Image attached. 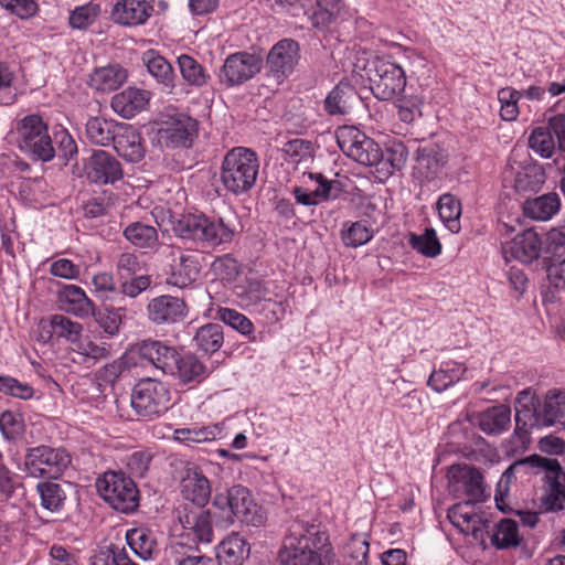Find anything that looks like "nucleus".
I'll use <instances>...</instances> for the list:
<instances>
[{"label":"nucleus","instance_id":"nucleus-50","mask_svg":"<svg viewBox=\"0 0 565 565\" xmlns=\"http://www.w3.org/2000/svg\"><path fill=\"white\" fill-rule=\"evenodd\" d=\"M527 143L536 154L544 159L552 158L557 150V145L547 124L546 127L534 128L530 134Z\"/></svg>","mask_w":565,"mask_h":565},{"label":"nucleus","instance_id":"nucleus-59","mask_svg":"<svg viewBox=\"0 0 565 565\" xmlns=\"http://www.w3.org/2000/svg\"><path fill=\"white\" fill-rule=\"evenodd\" d=\"M521 93L512 87H504L498 92V99L500 102V116L503 120H515L519 115L518 102Z\"/></svg>","mask_w":565,"mask_h":565},{"label":"nucleus","instance_id":"nucleus-28","mask_svg":"<svg viewBox=\"0 0 565 565\" xmlns=\"http://www.w3.org/2000/svg\"><path fill=\"white\" fill-rule=\"evenodd\" d=\"M128 78L127 70L121 65L114 63L106 66L96 67L89 75L88 85L90 88L110 93L118 89Z\"/></svg>","mask_w":565,"mask_h":565},{"label":"nucleus","instance_id":"nucleus-48","mask_svg":"<svg viewBox=\"0 0 565 565\" xmlns=\"http://www.w3.org/2000/svg\"><path fill=\"white\" fill-rule=\"evenodd\" d=\"M83 331L81 323L71 320L68 317L63 315H54L50 319V330L47 339H52L55 335L58 339H65L68 342H77Z\"/></svg>","mask_w":565,"mask_h":565},{"label":"nucleus","instance_id":"nucleus-33","mask_svg":"<svg viewBox=\"0 0 565 565\" xmlns=\"http://www.w3.org/2000/svg\"><path fill=\"white\" fill-rule=\"evenodd\" d=\"M546 285L542 287L543 303L561 301L562 294L565 292V257L546 265Z\"/></svg>","mask_w":565,"mask_h":565},{"label":"nucleus","instance_id":"nucleus-54","mask_svg":"<svg viewBox=\"0 0 565 565\" xmlns=\"http://www.w3.org/2000/svg\"><path fill=\"white\" fill-rule=\"evenodd\" d=\"M126 540L131 551L142 559H149L156 548V542L146 529H131L126 533Z\"/></svg>","mask_w":565,"mask_h":565},{"label":"nucleus","instance_id":"nucleus-45","mask_svg":"<svg viewBox=\"0 0 565 565\" xmlns=\"http://www.w3.org/2000/svg\"><path fill=\"white\" fill-rule=\"evenodd\" d=\"M41 507L50 512H60L66 501L64 486L54 481H41L36 484Z\"/></svg>","mask_w":565,"mask_h":565},{"label":"nucleus","instance_id":"nucleus-42","mask_svg":"<svg viewBox=\"0 0 565 565\" xmlns=\"http://www.w3.org/2000/svg\"><path fill=\"white\" fill-rule=\"evenodd\" d=\"M545 171L537 162L521 167L515 174L514 188L518 192H536L545 183Z\"/></svg>","mask_w":565,"mask_h":565},{"label":"nucleus","instance_id":"nucleus-5","mask_svg":"<svg viewBox=\"0 0 565 565\" xmlns=\"http://www.w3.org/2000/svg\"><path fill=\"white\" fill-rule=\"evenodd\" d=\"M172 232L183 241L215 247L232 242L235 230L222 217L185 214L172 222Z\"/></svg>","mask_w":565,"mask_h":565},{"label":"nucleus","instance_id":"nucleus-38","mask_svg":"<svg viewBox=\"0 0 565 565\" xmlns=\"http://www.w3.org/2000/svg\"><path fill=\"white\" fill-rule=\"evenodd\" d=\"M125 238L136 248L158 250L159 235L154 226L141 222H132L124 230Z\"/></svg>","mask_w":565,"mask_h":565},{"label":"nucleus","instance_id":"nucleus-14","mask_svg":"<svg viewBox=\"0 0 565 565\" xmlns=\"http://www.w3.org/2000/svg\"><path fill=\"white\" fill-rule=\"evenodd\" d=\"M260 68L259 56L247 52H236L226 57L220 72V81L227 87L241 85L253 78Z\"/></svg>","mask_w":565,"mask_h":565},{"label":"nucleus","instance_id":"nucleus-57","mask_svg":"<svg viewBox=\"0 0 565 565\" xmlns=\"http://www.w3.org/2000/svg\"><path fill=\"white\" fill-rule=\"evenodd\" d=\"M90 565H138L124 547L109 545L102 548L90 558Z\"/></svg>","mask_w":565,"mask_h":565},{"label":"nucleus","instance_id":"nucleus-18","mask_svg":"<svg viewBox=\"0 0 565 565\" xmlns=\"http://www.w3.org/2000/svg\"><path fill=\"white\" fill-rule=\"evenodd\" d=\"M178 519L189 536L196 543L210 544L213 541V519L210 510L183 507L178 511Z\"/></svg>","mask_w":565,"mask_h":565},{"label":"nucleus","instance_id":"nucleus-37","mask_svg":"<svg viewBox=\"0 0 565 565\" xmlns=\"http://www.w3.org/2000/svg\"><path fill=\"white\" fill-rule=\"evenodd\" d=\"M249 554V546L237 533H233L222 541L217 547L216 558L218 565H242Z\"/></svg>","mask_w":565,"mask_h":565},{"label":"nucleus","instance_id":"nucleus-52","mask_svg":"<svg viewBox=\"0 0 565 565\" xmlns=\"http://www.w3.org/2000/svg\"><path fill=\"white\" fill-rule=\"evenodd\" d=\"M182 78L191 86L202 87L207 84L210 75L192 56L182 54L177 60Z\"/></svg>","mask_w":565,"mask_h":565},{"label":"nucleus","instance_id":"nucleus-15","mask_svg":"<svg viewBox=\"0 0 565 565\" xmlns=\"http://www.w3.org/2000/svg\"><path fill=\"white\" fill-rule=\"evenodd\" d=\"M539 469L545 472V493L542 497V505L545 511H561L565 508V487L562 479L565 480V473L557 459L542 457Z\"/></svg>","mask_w":565,"mask_h":565},{"label":"nucleus","instance_id":"nucleus-27","mask_svg":"<svg viewBox=\"0 0 565 565\" xmlns=\"http://www.w3.org/2000/svg\"><path fill=\"white\" fill-rule=\"evenodd\" d=\"M150 100V93L136 87H128L111 98L113 110L122 118H132L142 111Z\"/></svg>","mask_w":565,"mask_h":565},{"label":"nucleus","instance_id":"nucleus-11","mask_svg":"<svg viewBox=\"0 0 565 565\" xmlns=\"http://www.w3.org/2000/svg\"><path fill=\"white\" fill-rule=\"evenodd\" d=\"M335 138L341 151L363 166L375 167L382 159L379 143L353 126L339 127Z\"/></svg>","mask_w":565,"mask_h":565},{"label":"nucleus","instance_id":"nucleus-41","mask_svg":"<svg viewBox=\"0 0 565 565\" xmlns=\"http://www.w3.org/2000/svg\"><path fill=\"white\" fill-rule=\"evenodd\" d=\"M522 542L519 533V524L511 519H502L492 531L491 543L498 550H509L518 547Z\"/></svg>","mask_w":565,"mask_h":565},{"label":"nucleus","instance_id":"nucleus-24","mask_svg":"<svg viewBox=\"0 0 565 565\" xmlns=\"http://www.w3.org/2000/svg\"><path fill=\"white\" fill-rule=\"evenodd\" d=\"M360 103V96L350 83L340 82L326 96L323 110L331 117H342L350 114Z\"/></svg>","mask_w":565,"mask_h":565},{"label":"nucleus","instance_id":"nucleus-4","mask_svg":"<svg viewBox=\"0 0 565 565\" xmlns=\"http://www.w3.org/2000/svg\"><path fill=\"white\" fill-rule=\"evenodd\" d=\"M259 172V159L250 148L234 147L224 156L220 180L225 190L234 195L245 194L255 185Z\"/></svg>","mask_w":565,"mask_h":565},{"label":"nucleus","instance_id":"nucleus-35","mask_svg":"<svg viewBox=\"0 0 565 565\" xmlns=\"http://www.w3.org/2000/svg\"><path fill=\"white\" fill-rule=\"evenodd\" d=\"M58 302L66 312L87 317L94 312V305L85 291L75 285H65L58 292Z\"/></svg>","mask_w":565,"mask_h":565},{"label":"nucleus","instance_id":"nucleus-13","mask_svg":"<svg viewBox=\"0 0 565 565\" xmlns=\"http://www.w3.org/2000/svg\"><path fill=\"white\" fill-rule=\"evenodd\" d=\"M300 60V44L290 38L281 39L267 53L265 61L267 76L280 84L294 74Z\"/></svg>","mask_w":565,"mask_h":565},{"label":"nucleus","instance_id":"nucleus-23","mask_svg":"<svg viewBox=\"0 0 565 565\" xmlns=\"http://www.w3.org/2000/svg\"><path fill=\"white\" fill-rule=\"evenodd\" d=\"M449 475L452 482L463 489L468 501L478 503L487 499L483 476L478 468L468 465H454Z\"/></svg>","mask_w":565,"mask_h":565},{"label":"nucleus","instance_id":"nucleus-19","mask_svg":"<svg viewBox=\"0 0 565 565\" xmlns=\"http://www.w3.org/2000/svg\"><path fill=\"white\" fill-rule=\"evenodd\" d=\"M87 178L97 184H113L124 175L121 163L105 150H94L86 166Z\"/></svg>","mask_w":565,"mask_h":565},{"label":"nucleus","instance_id":"nucleus-12","mask_svg":"<svg viewBox=\"0 0 565 565\" xmlns=\"http://www.w3.org/2000/svg\"><path fill=\"white\" fill-rule=\"evenodd\" d=\"M71 463L70 455L62 448L38 446L28 449L24 466L34 478L56 479Z\"/></svg>","mask_w":565,"mask_h":565},{"label":"nucleus","instance_id":"nucleus-25","mask_svg":"<svg viewBox=\"0 0 565 565\" xmlns=\"http://www.w3.org/2000/svg\"><path fill=\"white\" fill-rule=\"evenodd\" d=\"M115 151L128 162H139L145 157L140 134L131 125L121 122L111 143Z\"/></svg>","mask_w":565,"mask_h":565},{"label":"nucleus","instance_id":"nucleus-61","mask_svg":"<svg viewBox=\"0 0 565 565\" xmlns=\"http://www.w3.org/2000/svg\"><path fill=\"white\" fill-rule=\"evenodd\" d=\"M99 12V6L92 2L77 7L70 14V25L73 29L85 30L95 22Z\"/></svg>","mask_w":565,"mask_h":565},{"label":"nucleus","instance_id":"nucleus-32","mask_svg":"<svg viewBox=\"0 0 565 565\" xmlns=\"http://www.w3.org/2000/svg\"><path fill=\"white\" fill-rule=\"evenodd\" d=\"M477 424L487 435H501L510 428L511 408L504 404L489 407L478 414Z\"/></svg>","mask_w":565,"mask_h":565},{"label":"nucleus","instance_id":"nucleus-49","mask_svg":"<svg viewBox=\"0 0 565 565\" xmlns=\"http://www.w3.org/2000/svg\"><path fill=\"white\" fill-rule=\"evenodd\" d=\"M473 504V502L467 500L456 503L448 509V520L452 525L460 529L461 532L469 531L470 525L473 534L477 531L476 524L479 522L480 518L477 513L471 511Z\"/></svg>","mask_w":565,"mask_h":565},{"label":"nucleus","instance_id":"nucleus-46","mask_svg":"<svg viewBox=\"0 0 565 565\" xmlns=\"http://www.w3.org/2000/svg\"><path fill=\"white\" fill-rule=\"evenodd\" d=\"M437 210L440 220L451 233L460 231L461 203L451 193H444L437 201Z\"/></svg>","mask_w":565,"mask_h":565},{"label":"nucleus","instance_id":"nucleus-63","mask_svg":"<svg viewBox=\"0 0 565 565\" xmlns=\"http://www.w3.org/2000/svg\"><path fill=\"white\" fill-rule=\"evenodd\" d=\"M124 310L122 305H118V307H106L104 311H99L97 316V322L100 328L110 337L117 334L119 332V328L121 324Z\"/></svg>","mask_w":565,"mask_h":565},{"label":"nucleus","instance_id":"nucleus-60","mask_svg":"<svg viewBox=\"0 0 565 565\" xmlns=\"http://www.w3.org/2000/svg\"><path fill=\"white\" fill-rule=\"evenodd\" d=\"M211 269L223 281H234L241 273L238 262L231 254L216 257Z\"/></svg>","mask_w":565,"mask_h":565},{"label":"nucleus","instance_id":"nucleus-8","mask_svg":"<svg viewBox=\"0 0 565 565\" xmlns=\"http://www.w3.org/2000/svg\"><path fill=\"white\" fill-rule=\"evenodd\" d=\"M19 149L35 160L51 161L56 153L47 125L39 115H28L17 124Z\"/></svg>","mask_w":565,"mask_h":565},{"label":"nucleus","instance_id":"nucleus-21","mask_svg":"<svg viewBox=\"0 0 565 565\" xmlns=\"http://www.w3.org/2000/svg\"><path fill=\"white\" fill-rule=\"evenodd\" d=\"M541 252L542 241L533 230L522 231L503 246L507 259L513 258L522 264H531L539 259Z\"/></svg>","mask_w":565,"mask_h":565},{"label":"nucleus","instance_id":"nucleus-22","mask_svg":"<svg viewBox=\"0 0 565 565\" xmlns=\"http://www.w3.org/2000/svg\"><path fill=\"white\" fill-rule=\"evenodd\" d=\"M198 121L190 116L180 114L173 118L164 128L159 130L160 138L167 147L189 148L198 136Z\"/></svg>","mask_w":565,"mask_h":565},{"label":"nucleus","instance_id":"nucleus-2","mask_svg":"<svg viewBox=\"0 0 565 565\" xmlns=\"http://www.w3.org/2000/svg\"><path fill=\"white\" fill-rule=\"evenodd\" d=\"M565 425V390H548L543 399L524 390L518 394L514 436L524 443L533 429Z\"/></svg>","mask_w":565,"mask_h":565},{"label":"nucleus","instance_id":"nucleus-55","mask_svg":"<svg viewBox=\"0 0 565 565\" xmlns=\"http://www.w3.org/2000/svg\"><path fill=\"white\" fill-rule=\"evenodd\" d=\"M408 151L403 142H393L388 148L382 150V159L376 167L382 171L393 174L395 170H401L406 163Z\"/></svg>","mask_w":565,"mask_h":565},{"label":"nucleus","instance_id":"nucleus-51","mask_svg":"<svg viewBox=\"0 0 565 565\" xmlns=\"http://www.w3.org/2000/svg\"><path fill=\"white\" fill-rule=\"evenodd\" d=\"M408 244L414 250L429 258H434L441 253V244L436 231L431 227L425 228L423 234L411 233Z\"/></svg>","mask_w":565,"mask_h":565},{"label":"nucleus","instance_id":"nucleus-30","mask_svg":"<svg viewBox=\"0 0 565 565\" xmlns=\"http://www.w3.org/2000/svg\"><path fill=\"white\" fill-rule=\"evenodd\" d=\"M561 198L556 192H548L536 198H527L523 202V213L534 221L546 222L561 210Z\"/></svg>","mask_w":565,"mask_h":565},{"label":"nucleus","instance_id":"nucleus-56","mask_svg":"<svg viewBox=\"0 0 565 565\" xmlns=\"http://www.w3.org/2000/svg\"><path fill=\"white\" fill-rule=\"evenodd\" d=\"M373 237V231L366 225L364 221L353 222L345 224L341 238L345 246L356 248L369 243Z\"/></svg>","mask_w":565,"mask_h":565},{"label":"nucleus","instance_id":"nucleus-16","mask_svg":"<svg viewBox=\"0 0 565 565\" xmlns=\"http://www.w3.org/2000/svg\"><path fill=\"white\" fill-rule=\"evenodd\" d=\"M178 350L160 340L146 339L135 343L130 349V354L140 360L149 362L163 374H168L173 369L174 359Z\"/></svg>","mask_w":565,"mask_h":565},{"label":"nucleus","instance_id":"nucleus-64","mask_svg":"<svg viewBox=\"0 0 565 565\" xmlns=\"http://www.w3.org/2000/svg\"><path fill=\"white\" fill-rule=\"evenodd\" d=\"M0 430L6 439L13 440L22 434V419L19 415L6 411L0 415Z\"/></svg>","mask_w":565,"mask_h":565},{"label":"nucleus","instance_id":"nucleus-29","mask_svg":"<svg viewBox=\"0 0 565 565\" xmlns=\"http://www.w3.org/2000/svg\"><path fill=\"white\" fill-rule=\"evenodd\" d=\"M209 372L206 366L192 353L178 352L174 365L168 375L174 376L183 384L201 383Z\"/></svg>","mask_w":565,"mask_h":565},{"label":"nucleus","instance_id":"nucleus-34","mask_svg":"<svg viewBox=\"0 0 565 565\" xmlns=\"http://www.w3.org/2000/svg\"><path fill=\"white\" fill-rule=\"evenodd\" d=\"M215 319L237 331L241 335L246 337L250 343L264 341V333H255V326L252 320L235 309L218 307Z\"/></svg>","mask_w":565,"mask_h":565},{"label":"nucleus","instance_id":"nucleus-39","mask_svg":"<svg viewBox=\"0 0 565 565\" xmlns=\"http://www.w3.org/2000/svg\"><path fill=\"white\" fill-rule=\"evenodd\" d=\"M149 74L156 78L158 84L167 92H172L174 87L175 73L172 65L163 56L153 51L145 53L142 58Z\"/></svg>","mask_w":565,"mask_h":565},{"label":"nucleus","instance_id":"nucleus-10","mask_svg":"<svg viewBox=\"0 0 565 565\" xmlns=\"http://www.w3.org/2000/svg\"><path fill=\"white\" fill-rule=\"evenodd\" d=\"M169 259L166 284L180 289L192 286L200 277L202 264L199 254L169 245L163 252Z\"/></svg>","mask_w":565,"mask_h":565},{"label":"nucleus","instance_id":"nucleus-9","mask_svg":"<svg viewBox=\"0 0 565 565\" xmlns=\"http://www.w3.org/2000/svg\"><path fill=\"white\" fill-rule=\"evenodd\" d=\"M130 403L140 418L153 420L171 407V393L164 383L149 377L142 379L135 385Z\"/></svg>","mask_w":565,"mask_h":565},{"label":"nucleus","instance_id":"nucleus-44","mask_svg":"<svg viewBox=\"0 0 565 565\" xmlns=\"http://www.w3.org/2000/svg\"><path fill=\"white\" fill-rule=\"evenodd\" d=\"M193 341L198 350L204 353L217 352L224 342L223 327L218 323H206L196 330Z\"/></svg>","mask_w":565,"mask_h":565},{"label":"nucleus","instance_id":"nucleus-31","mask_svg":"<svg viewBox=\"0 0 565 565\" xmlns=\"http://www.w3.org/2000/svg\"><path fill=\"white\" fill-rule=\"evenodd\" d=\"M542 462V456L531 455L526 458L514 461L502 473L500 480L497 483L494 501L500 510H503L502 503L509 493L510 484L519 472L527 473V469H539Z\"/></svg>","mask_w":565,"mask_h":565},{"label":"nucleus","instance_id":"nucleus-7","mask_svg":"<svg viewBox=\"0 0 565 565\" xmlns=\"http://www.w3.org/2000/svg\"><path fill=\"white\" fill-rule=\"evenodd\" d=\"M373 95L380 100H391L406 86L404 70L390 57L375 56L364 67Z\"/></svg>","mask_w":565,"mask_h":565},{"label":"nucleus","instance_id":"nucleus-43","mask_svg":"<svg viewBox=\"0 0 565 565\" xmlns=\"http://www.w3.org/2000/svg\"><path fill=\"white\" fill-rule=\"evenodd\" d=\"M315 7L311 13V25L318 30H326L340 17L344 2L343 0H315Z\"/></svg>","mask_w":565,"mask_h":565},{"label":"nucleus","instance_id":"nucleus-3","mask_svg":"<svg viewBox=\"0 0 565 565\" xmlns=\"http://www.w3.org/2000/svg\"><path fill=\"white\" fill-rule=\"evenodd\" d=\"M212 504L218 511L216 524L222 527H228L236 521L253 526L265 522L262 509L254 501L250 491L242 484L217 492Z\"/></svg>","mask_w":565,"mask_h":565},{"label":"nucleus","instance_id":"nucleus-26","mask_svg":"<svg viewBox=\"0 0 565 565\" xmlns=\"http://www.w3.org/2000/svg\"><path fill=\"white\" fill-rule=\"evenodd\" d=\"M211 491L210 481L202 471L194 466H186L185 475L181 480V492L184 499L198 508H203L211 498Z\"/></svg>","mask_w":565,"mask_h":565},{"label":"nucleus","instance_id":"nucleus-20","mask_svg":"<svg viewBox=\"0 0 565 565\" xmlns=\"http://www.w3.org/2000/svg\"><path fill=\"white\" fill-rule=\"evenodd\" d=\"M147 313L149 320L156 324H173L185 318L188 307L183 299L163 295L149 301Z\"/></svg>","mask_w":565,"mask_h":565},{"label":"nucleus","instance_id":"nucleus-58","mask_svg":"<svg viewBox=\"0 0 565 565\" xmlns=\"http://www.w3.org/2000/svg\"><path fill=\"white\" fill-rule=\"evenodd\" d=\"M151 285L150 276L148 275H136L130 278H121L120 287L118 291L121 294V297L117 298V303L122 305L126 300V297L136 298L142 291L147 290Z\"/></svg>","mask_w":565,"mask_h":565},{"label":"nucleus","instance_id":"nucleus-62","mask_svg":"<svg viewBox=\"0 0 565 565\" xmlns=\"http://www.w3.org/2000/svg\"><path fill=\"white\" fill-rule=\"evenodd\" d=\"M93 285L97 295L104 300H110L117 303V298L121 294L116 287L114 277L109 273H98L93 277Z\"/></svg>","mask_w":565,"mask_h":565},{"label":"nucleus","instance_id":"nucleus-47","mask_svg":"<svg viewBox=\"0 0 565 565\" xmlns=\"http://www.w3.org/2000/svg\"><path fill=\"white\" fill-rule=\"evenodd\" d=\"M415 159L417 169L426 178L437 174L446 163V156L435 146L418 148Z\"/></svg>","mask_w":565,"mask_h":565},{"label":"nucleus","instance_id":"nucleus-53","mask_svg":"<svg viewBox=\"0 0 565 565\" xmlns=\"http://www.w3.org/2000/svg\"><path fill=\"white\" fill-rule=\"evenodd\" d=\"M25 494L21 477L0 463V501L20 499Z\"/></svg>","mask_w":565,"mask_h":565},{"label":"nucleus","instance_id":"nucleus-6","mask_svg":"<svg viewBox=\"0 0 565 565\" xmlns=\"http://www.w3.org/2000/svg\"><path fill=\"white\" fill-rule=\"evenodd\" d=\"M99 495L114 510L130 514L139 507V491L135 481L122 471H107L96 481Z\"/></svg>","mask_w":565,"mask_h":565},{"label":"nucleus","instance_id":"nucleus-36","mask_svg":"<svg viewBox=\"0 0 565 565\" xmlns=\"http://www.w3.org/2000/svg\"><path fill=\"white\" fill-rule=\"evenodd\" d=\"M121 122L105 117H90L85 125L87 140L96 146H111Z\"/></svg>","mask_w":565,"mask_h":565},{"label":"nucleus","instance_id":"nucleus-17","mask_svg":"<svg viewBox=\"0 0 565 565\" xmlns=\"http://www.w3.org/2000/svg\"><path fill=\"white\" fill-rule=\"evenodd\" d=\"M153 3L154 0H117L113 6L110 18L120 26L145 25L154 12Z\"/></svg>","mask_w":565,"mask_h":565},{"label":"nucleus","instance_id":"nucleus-1","mask_svg":"<svg viewBox=\"0 0 565 565\" xmlns=\"http://www.w3.org/2000/svg\"><path fill=\"white\" fill-rule=\"evenodd\" d=\"M331 554L329 535L313 514L291 518L278 553L281 565H330Z\"/></svg>","mask_w":565,"mask_h":565},{"label":"nucleus","instance_id":"nucleus-40","mask_svg":"<svg viewBox=\"0 0 565 565\" xmlns=\"http://www.w3.org/2000/svg\"><path fill=\"white\" fill-rule=\"evenodd\" d=\"M467 371L466 366L456 361L444 362L428 377L427 384L436 392L441 393L461 380Z\"/></svg>","mask_w":565,"mask_h":565}]
</instances>
